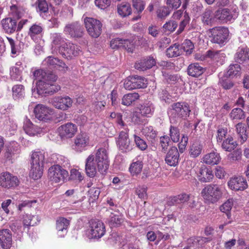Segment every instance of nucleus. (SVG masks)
I'll use <instances>...</instances> for the list:
<instances>
[{
    "mask_svg": "<svg viewBox=\"0 0 249 249\" xmlns=\"http://www.w3.org/2000/svg\"><path fill=\"white\" fill-rule=\"evenodd\" d=\"M34 112L35 117L40 121L46 122L52 119V110L43 105H36Z\"/></svg>",
    "mask_w": 249,
    "mask_h": 249,
    "instance_id": "2eb2a0df",
    "label": "nucleus"
},
{
    "mask_svg": "<svg viewBox=\"0 0 249 249\" xmlns=\"http://www.w3.org/2000/svg\"><path fill=\"white\" fill-rule=\"evenodd\" d=\"M201 194L205 200L213 203L219 199L222 195V191L218 185L210 184L203 189Z\"/></svg>",
    "mask_w": 249,
    "mask_h": 249,
    "instance_id": "7ed1b4c3",
    "label": "nucleus"
},
{
    "mask_svg": "<svg viewBox=\"0 0 249 249\" xmlns=\"http://www.w3.org/2000/svg\"><path fill=\"white\" fill-rule=\"evenodd\" d=\"M109 166L108 153L105 148H99L93 155H89L86 160V174L90 178L95 176L97 171L101 174H105Z\"/></svg>",
    "mask_w": 249,
    "mask_h": 249,
    "instance_id": "f257e3e1",
    "label": "nucleus"
},
{
    "mask_svg": "<svg viewBox=\"0 0 249 249\" xmlns=\"http://www.w3.org/2000/svg\"><path fill=\"white\" fill-rule=\"evenodd\" d=\"M235 61L239 63H243L249 60V49L246 46L240 47L234 55Z\"/></svg>",
    "mask_w": 249,
    "mask_h": 249,
    "instance_id": "bb28decb",
    "label": "nucleus"
},
{
    "mask_svg": "<svg viewBox=\"0 0 249 249\" xmlns=\"http://www.w3.org/2000/svg\"><path fill=\"white\" fill-rule=\"evenodd\" d=\"M118 14L122 18L128 17L132 13L131 5L129 3L124 2L117 6Z\"/></svg>",
    "mask_w": 249,
    "mask_h": 249,
    "instance_id": "ea45409f",
    "label": "nucleus"
},
{
    "mask_svg": "<svg viewBox=\"0 0 249 249\" xmlns=\"http://www.w3.org/2000/svg\"><path fill=\"white\" fill-rule=\"evenodd\" d=\"M70 224V221L69 220L67 219L64 217H59L56 222V229L59 231H65L67 232V230L68 227Z\"/></svg>",
    "mask_w": 249,
    "mask_h": 249,
    "instance_id": "de8ad7c7",
    "label": "nucleus"
},
{
    "mask_svg": "<svg viewBox=\"0 0 249 249\" xmlns=\"http://www.w3.org/2000/svg\"><path fill=\"white\" fill-rule=\"evenodd\" d=\"M178 27V23L173 20L166 21L162 26V31L164 33L173 32Z\"/></svg>",
    "mask_w": 249,
    "mask_h": 249,
    "instance_id": "864d4df0",
    "label": "nucleus"
},
{
    "mask_svg": "<svg viewBox=\"0 0 249 249\" xmlns=\"http://www.w3.org/2000/svg\"><path fill=\"white\" fill-rule=\"evenodd\" d=\"M219 83L225 89H231L234 86L233 82L230 79V77L225 74L220 78Z\"/></svg>",
    "mask_w": 249,
    "mask_h": 249,
    "instance_id": "8fccbe9b",
    "label": "nucleus"
},
{
    "mask_svg": "<svg viewBox=\"0 0 249 249\" xmlns=\"http://www.w3.org/2000/svg\"><path fill=\"white\" fill-rule=\"evenodd\" d=\"M68 176V172L59 165H54L48 170L49 178L56 183L64 181Z\"/></svg>",
    "mask_w": 249,
    "mask_h": 249,
    "instance_id": "6e6552de",
    "label": "nucleus"
},
{
    "mask_svg": "<svg viewBox=\"0 0 249 249\" xmlns=\"http://www.w3.org/2000/svg\"><path fill=\"white\" fill-rule=\"evenodd\" d=\"M36 11L40 14L46 13L48 11V5L46 0H37L36 2Z\"/></svg>",
    "mask_w": 249,
    "mask_h": 249,
    "instance_id": "bf43d9fd",
    "label": "nucleus"
},
{
    "mask_svg": "<svg viewBox=\"0 0 249 249\" xmlns=\"http://www.w3.org/2000/svg\"><path fill=\"white\" fill-rule=\"evenodd\" d=\"M77 130V126L71 123L62 125L58 128L60 135L62 138H72L75 134Z\"/></svg>",
    "mask_w": 249,
    "mask_h": 249,
    "instance_id": "6ab92c4d",
    "label": "nucleus"
},
{
    "mask_svg": "<svg viewBox=\"0 0 249 249\" xmlns=\"http://www.w3.org/2000/svg\"><path fill=\"white\" fill-rule=\"evenodd\" d=\"M135 142L137 146L142 151L145 150L147 148V144L145 141L140 137L134 135Z\"/></svg>",
    "mask_w": 249,
    "mask_h": 249,
    "instance_id": "0e129e2a",
    "label": "nucleus"
},
{
    "mask_svg": "<svg viewBox=\"0 0 249 249\" xmlns=\"http://www.w3.org/2000/svg\"><path fill=\"white\" fill-rule=\"evenodd\" d=\"M154 111V107L152 103L149 101H146L138 107L137 116L139 118L141 117H150Z\"/></svg>",
    "mask_w": 249,
    "mask_h": 249,
    "instance_id": "dca6fc26",
    "label": "nucleus"
},
{
    "mask_svg": "<svg viewBox=\"0 0 249 249\" xmlns=\"http://www.w3.org/2000/svg\"><path fill=\"white\" fill-rule=\"evenodd\" d=\"M212 11L210 9H206L202 14L201 18L202 22L207 25H212L214 21Z\"/></svg>",
    "mask_w": 249,
    "mask_h": 249,
    "instance_id": "49530a36",
    "label": "nucleus"
},
{
    "mask_svg": "<svg viewBox=\"0 0 249 249\" xmlns=\"http://www.w3.org/2000/svg\"><path fill=\"white\" fill-rule=\"evenodd\" d=\"M23 128L25 133L29 136H34L41 132L40 127L33 124L31 121L27 119L24 122Z\"/></svg>",
    "mask_w": 249,
    "mask_h": 249,
    "instance_id": "7c9ffc66",
    "label": "nucleus"
},
{
    "mask_svg": "<svg viewBox=\"0 0 249 249\" xmlns=\"http://www.w3.org/2000/svg\"><path fill=\"white\" fill-rule=\"evenodd\" d=\"M189 199V195L182 193L176 196L170 197L169 198L167 204L169 206H173L187 202Z\"/></svg>",
    "mask_w": 249,
    "mask_h": 249,
    "instance_id": "c9c22d12",
    "label": "nucleus"
},
{
    "mask_svg": "<svg viewBox=\"0 0 249 249\" xmlns=\"http://www.w3.org/2000/svg\"><path fill=\"white\" fill-rule=\"evenodd\" d=\"M241 70L240 66L238 64L231 65L225 75L229 77L239 75L241 74Z\"/></svg>",
    "mask_w": 249,
    "mask_h": 249,
    "instance_id": "3c124183",
    "label": "nucleus"
},
{
    "mask_svg": "<svg viewBox=\"0 0 249 249\" xmlns=\"http://www.w3.org/2000/svg\"><path fill=\"white\" fill-rule=\"evenodd\" d=\"M238 16V8L236 7H233L231 9H218L215 12L214 17L221 22H227L234 20Z\"/></svg>",
    "mask_w": 249,
    "mask_h": 249,
    "instance_id": "39448f33",
    "label": "nucleus"
},
{
    "mask_svg": "<svg viewBox=\"0 0 249 249\" xmlns=\"http://www.w3.org/2000/svg\"><path fill=\"white\" fill-rule=\"evenodd\" d=\"M142 168V161L138 159H134L130 165L129 171L132 176H137L141 173Z\"/></svg>",
    "mask_w": 249,
    "mask_h": 249,
    "instance_id": "58836bf2",
    "label": "nucleus"
},
{
    "mask_svg": "<svg viewBox=\"0 0 249 249\" xmlns=\"http://www.w3.org/2000/svg\"><path fill=\"white\" fill-rule=\"evenodd\" d=\"M211 34V41L221 46L224 45L227 41L229 32L227 28L216 27L209 30Z\"/></svg>",
    "mask_w": 249,
    "mask_h": 249,
    "instance_id": "20e7f679",
    "label": "nucleus"
},
{
    "mask_svg": "<svg viewBox=\"0 0 249 249\" xmlns=\"http://www.w3.org/2000/svg\"><path fill=\"white\" fill-rule=\"evenodd\" d=\"M22 8L16 5H12L10 6L11 14L18 19L21 17Z\"/></svg>",
    "mask_w": 249,
    "mask_h": 249,
    "instance_id": "338daca9",
    "label": "nucleus"
},
{
    "mask_svg": "<svg viewBox=\"0 0 249 249\" xmlns=\"http://www.w3.org/2000/svg\"><path fill=\"white\" fill-rule=\"evenodd\" d=\"M169 135L171 140L174 142H179L180 132L179 129L175 126L171 125L170 127Z\"/></svg>",
    "mask_w": 249,
    "mask_h": 249,
    "instance_id": "4d7b16f0",
    "label": "nucleus"
},
{
    "mask_svg": "<svg viewBox=\"0 0 249 249\" xmlns=\"http://www.w3.org/2000/svg\"><path fill=\"white\" fill-rule=\"evenodd\" d=\"M22 67L20 64H16V66H13L10 68V75L12 80L16 81H21L22 80Z\"/></svg>",
    "mask_w": 249,
    "mask_h": 249,
    "instance_id": "4c0bfd02",
    "label": "nucleus"
},
{
    "mask_svg": "<svg viewBox=\"0 0 249 249\" xmlns=\"http://www.w3.org/2000/svg\"><path fill=\"white\" fill-rule=\"evenodd\" d=\"M80 50L78 46L71 42L66 43L64 47H60L59 53L66 57H71L79 54Z\"/></svg>",
    "mask_w": 249,
    "mask_h": 249,
    "instance_id": "4be33fe9",
    "label": "nucleus"
},
{
    "mask_svg": "<svg viewBox=\"0 0 249 249\" xmlns=\"http://www.w3.org/2000/svg\"><path fill=\"white\" fill-rule=\"evenodd\" d=\"M168 113L173 118H186L191 111L188 104L184 102L174 103L171 106Z\"/></svg>",
    "mask_w": 249,
    "mask_h": 249,
    "instance_id": "0eeeda50",
    "label": "nucleus"
},
{
    "mask_svg": "<svg viewBox=\"0 0 249 249\" xmlns=\"http://www.w3.org/2000/svg\"><path fill=\"white\" fill-rule=\"evenodd\" d=\"M89 139L85 134L78 135L74 140L73 148L79 152L82 151L88 144Z\"/></svg>",
    "mask_w": 249,
    "mask_h": 249,
    "instance_id": "cd10ccee",
    "label": "nucleus"
},
{
    "mask_svg": "<svg viewBox=\"0 0 249 249\" xmlns=\"http://www.w3.org/2000/svg\"><path fill=\"white\" fill-rule=\"evenodd\" d=\"M11 47L12 54L18 55L20 52V47L16 43L15 40L11 37H6Z\"/></svg>",
    "mask_w": 249,
    "mask_h": 249,
    "instance_id": "e2e57ef3",
    "label": "nucleus"
},
{
    "mask_svg": "<svg viewBox=\"0 0 249 249\" xmlns=\"http://www.w3.org/2000/svg\"><path fill=\"white\" fill-rule=\"evenodd\" d=\"M237 146V143L231 137H228L223 142L222 147L227 151H231Z\"/></svg>",
    "mask_w": 249,
    "mask_h": 249,
    "instance_id": "09e8293b",
    "label": "nucleus"
},
{
    "mask_svg": "<svg viewBox=\"0 0 249 249\" xmlns=\"http://www.w3.org/2000/svg\"><path fill=\"white\" fill-rule=\"evenodd\" d=\"M182 51L179 45L176 43L171 46L166 50V55L168 57H177L181 54Z\"/></svg>",
    "mask_w": 249,
    "mask_h": 249,
    "instance_id": "a18cd8bd",
    "label": "nucleus"
},
{
    "mask_svg": "<svg viewBox=\"0 0 249 249\" xmlns=\"http://www.w3.org/2000/svg\"><path fill=\"white\" fill-rule=\"evenodd\" d=\"M235 127L236 133L238 135V141L241 144H243L247 140L248 138L245 124L239 123L235 125Z\"/></svg>",
    "mask_w": 249,
    "mask_h": 249,
    "instance_id": "f704fd0d",
    "label": "nucleus"
},
{
    "mask_svg": "<svg viewBox=\"0 0 249 249\" xmlns=\"http://www.w3.org/2000/svg\"><path fill=\"white\" fill-rule=\"evenodd\" d=\"M124 222L123 215L119 211L111 212L108 221L111 228L118 227Z\"/></svg>",
    "mask_w": 249,
    "mask_h": 249,
    "instance_id": "c85d7f7f",
    "label": "nucleus"
},
{
    "mask_svg": "<svg viewBox=\"0 0 249 249\" xmlns=\"http://www.w3.org/2000/svg\"><path fill=\"white\" fill-rule=\"evenodd\" d=\"M242 153L239 150H235L229 154L228 159L231 162L239 161L241 159Z\"/></svg>",
    "mask_w": 249,
    "mask_h": 249,
    "instance_id": "69168bd1",
    "label": "nucleus"
},
{
    "mask_svg": "<svg viewBox=\"0 0 249 249\" xmlns=\"http://www.w3.org/2000/svg\"><path fill=\"white\" fill-rule=\"evenodd\" d=\"M213 171L210 168L205 166L200 167L198 175L199 180L202 182H209L213 178Z\"/></svg>",
    "mask_w": 249,
    "mask_h": 249,
    "instance_id": "a878e982",
    "label": "nucleus"
},
{
    "mask_svg": "<svg viewBox=\"0 0 249 249\" xmlns=\"http://www.w3.org/2000/svg\"><path fill=\"white\" fill-rule=\"evenodd\" d=\"M155 64L156 61L155 59L153 57L148 56L136 62L135 67L139 71H144L151 69Z\"/></svg>",
    "mask_w": 249,
    "mask_h": 249,
    "instance_id": "b1692460",
    "label": "nucleus"
},
{
    "mask_svg": "<svg viewBox=\"0 0 249 249\" xmlns=\"http://www.w3.org/2000/svg\"><path fill=\"white\" fill-rule=\"evenodd\" d=\"M205 70L199 63H195L189 65L187 69L188 75L194 77H197L204 72Z\"/></svg>",
    "mask_w": 249,
    "mask_h": 249,
    "instance_id": "2f4dec72",
    "label": "nucleus"
},
{
    "mask_svg": "<svg viewBox=\"0 0 249 249\" xmlns=\"http://www.w3.org/2000/svg\"><path fill=\"white\" fill-rule=\"evenodd\" d=\"M43 31V27L40 24L35 23L30 27L28 35L32 40L36 41L42 35Z\"/></svg>",
    "mask_w": 249,
    "mask_h": 249,
    "instance_id": "72a5a7b5",
    "label": "nucleus"
},
{
    "mask_svg": "<svg viewBox=\"0 0 249 249\" xmlns=\"http://www.w3.org/2000/svg\"><path fill=\"white\" fill-rule=\"evenodd\" d=\"M12 234L8 229L0 230V245L4 249H9L12 245Z\"/></svg>",
    "mask_w": 249,
    "mask_h": 249,
    "instance_id": "393cba45",
    "label": "nucleus"
},
{
    "mask_svg": "<svg viewBox=\"0 0 249 249\" xmlns=\"http://www.w3.org/2000/svg\"><path fill=\"white\" fill-rule=\"evenodd\" d=\"M181 51L183 50L187 54H190L193 53L194 46L192 42L189 39H185L180 47Z\"/></svg>",
    "mask_w": 249,
    "mask_h": 249,
    "instance_id": "5fc2aeb1",
    "label": "nucleus"
},
{
    "mask_svg": "<svg viewBox=\"0 0 249 249\" xmlns=\"http://www.w3.org/2000/svg\"><path fill=\"white\" fill-rule=\"evenodd\" d=\"M220 160V154L214 151L205 154L202 158V161L204 163L211 165L218 164Z\"/></svg>",
    "mask_w": 249,
    "mask_h": 249,
    "instance_id": "c756f323",
    "label": "nucleus"
},
{
    "mask_svg": "<svg viewBox=\"0 0 249 249\" xmlns=\"http://www.w3.org/2000/svg\"><path fill=\"white\" fill-rule=\"evenodd\" d=\"M202 150V145L198 141L194 142L190 148L189 153L190 156L193 158L197 157L201 153Z\"/></svg>",
    "mask_w": 249,
    "mask_h": 249,
    "instance_id": "79ce46f5",
    "label": "nucleus"
},
{
    "mask_svg": "<svg viewBox=\"0 0 249 249\" xmlns=\"http://www.w3.org/2000/svg\"><path fill=\"white\" fill-rule=\"evenodd\" d=\"M230 117L233 120H242L245 119V115L241 108H235L231 110Z\"/></svg>",
    "mask_w": 249,
    "mask_h": 249,
    "instance_id": "13d9d810",
    "label": "nucleus"
},
{
    "mask_svg": "<svg viewBox=\"0 0 249 249\" xmlns=\"http://www.w3.org/2000/svg\"><path fill=\"white\" fill-rule=\"evenodd\" d=\"M64 31L73 38H81L84 35V29L82 26L78 22H73L67 25Z\"/></svg>",
    "mask_w": 249,
    "mask_h": 249,
    "instance_id": "ddd939ff",
    "label": "nucleus"
},
{
    "mask_svg": "<svg viewBox=\"0 0 249 249\" xmlns=\"http://www.w3.org/2000/svg\"><path fill=\"white\" fill-rule=\"evenodd\" d=\"M171 13V11L168 7L161 6L160 7L157 11L156 14L157 17L161 20L165 19Z\"/></svg>",
    "mask_w": 249,
    "mask_h": 249,
    "instance_id": "6e6d98bb",
    "label": "nucleus"
},
{
    "mask_svg": "<svg viewBox=\"0 0 249 249\" xmlns=\"http://www.w3.org/2000/svg\"><path fill=\"white\" fill-rule=\"evenodd\" d=\"M37 80L38 81L36 83V89L39 95L42 96L52 95L60 89V87L59 85L47 83L42 80Z\"/></svg>",
    "mask_w": 249,
    "mask_h": 249,
    "instance_id": "1a4fd4ad",
    "label": "nucleus"
},
{
    "mask_svg": "<svg viewBox=\"0 0 249 249\" xmlns=\"http://www.w3.org/2000/svg\"><path fill=\"white\" fill-rule=\"evenodd\" d=\"M136 195L142 199H146L147 197V187L145 185H139L135 190Z\"/></svg>",
    "mask_w": 249,
    "mask_h": 249,
    "instance_id": "052dcab7",
    "label": "nucleus"
},
{
    "mask_svg": "<svg viewBox=\"0 0 249 249\" xmlns=\"http://www.w3.org/2000/svg\"><path fill=\"white\" fill-rule=\"evenodd\" d=\"M34 76L36 79L42 80L47 83L53 84L57 79L56 75L51 71H46L42 70H36L34 72Z\"/></svg>",
    "mask_w": 249,
    "mask_h": 249,
    "instance_id": "412c9836",
    "label": "nucleus"
},
{
    "mask_svg": "<svg viewBox=\"0 0 249 249\" xmlns=\"http://www.w3.org/2000/svg\"><path fill=\"white\" fill-rule=\"evenodd\" d=\"M116 142L118 147L122 152H127L132 149L133 145L128 138L127 132L121 131Z\"/></svg>",
    "mask_w": 249,
    "mask_h": 249,
    "instance_id": "4468645a",
    "label": "nucleus"
},
{
    "mask_svg": "<svg viewBox=\"0 0 249 249\" xmlns=\"http://www.w3.org/2000/svg\"><path fill=\"white\" fill-rule=\"evenodd\" d=\"M84 21L87 31L90 36L97 38L101 35L102 24L100 20L92 18L86 17Z\"/></svg>",
    "mask_w": 249,
    "mask_h": 249,
    "instance_id": "423d86ee",
    "label": "nucleus"
},
{
    "mask_svg": "<svg viewBox=\"0 0 249 249\" xmlns=\"http://www.w3.org/2000/svg\"><path fill=\"white\" fill-rule=\"evenodd\" d=\"M132 1L133 7L135 10L134 13L136 14V16L133 18L132 20L135 21L141 18L140 14L144 9L145 3L142 0H132Z\"/></svg>",
    "mask_w": 249,
    "mask_h": 249,
    "instance_id": "e433bc0d",
    "label": "nucleus"
},
{
    "mask_svg": "<svg viewBox=\"0 0 249 249\" xmlns=\"http://www.w3.org/2000/svg\"><path fill=\"white\" fill-rule=\"evenodd\" d=\"M233 206V201L232 199H228L220 207V211L225 213L228 218H230L231 216L230 211Z\"/></svg>",
    "mask_w": 249,
    "mask_h": 249,
    "instance_id": "603ef678",
    "label": "nucleus"
},
{
    "mask_svg": "<svg viewBox=\"0 0 249 249\" xmlns=\"http://www.w3.org/2000/svg\"><path fill=\"white\" fill-rule=\"evenodd\" d=\"M51 39L52 48H54L55 49L57 48L59 53L60 47H64L66 43V39L59 33L53 34Z\"/></svg>",
    "mask_w": 249,
    "mask_h": 249,
    "instance_id": "473e14b6",
    "label": "nucleus"
},
{
    "mask_svg": "<svg viewBox=\"0 0 249 249\" xmlns=\"http://www.w3.org/2000/svg\"><path fill=\"white\" fill-rule=\"evenodd\" d=\"M146 85L147 80L144 77L137 75L128 77L124 84V88L127 90L144 88Z\"/></svg>",
    "mask_w": 249,
    "mask_h": 249,
    "instance_id": "9d476101",
    "label": "nucleus"
},
{
    "mask_svg": "<svg viewBox=\"0 0 249 249\" xmlns=\"http://www.w3.org/2000/svg\"><path fill=\"white\" fill-rule=\"evenodd\" d=\"M142 132L147 139L152 142L157 138L158 132L152 126H144L142 130Z\"/></svg>",
    "mask_w": 249,
    "mask_h": 249,
    "instance_id": "a19ab883",
    "label": "nucleus"
},
{
    "mask_svg": "<svg viewBox=\"0 0 249 249\" xmlns=\"http://www.w3.org/2000/svg\"><path fill=\"white\" fill-rule=\"evenodd\" d=\"M59 62V59L52 56L47 57L44 60V63L49 67L55 68L57 63Z\"/></svg>",
    "mask_w": 249,
    "mask_h": 249,
    "instance_id": "774afa93",
    "label": "nucleus"
},
{
    "mask_svg": "<svg viewBox=\"0 0 249 249\" xmlns=\"http://www.w3.org/2000/svg\"><path fill=\"white\" fill-rule=\"evenodd\" d=\"M179 157V154L177 148L173 146L168 151L165 160L168 165L171 166H175L178 163Z\"/></svg>",
    "mask_w": 249,
    "mask_h": 249,
    "instance_id": "5701e85b",
    "label": "nucleus"
},
{
    "mask_svg": "<svg viewBox=\"0 0 249 249\" xmlns=\"http://www.w3.org/2000/svg\"><path fill=\"white\" fill-rule=\"evenodd\" d=\"M18 178L9 172H3L0 174V186L6 189L14 188L19 184Z\"/></svg>",
    "mask_w": 249,
    "mask_h": 249,
    "instance_id": "9b49d317",
    "label": "nucleus"
},
{
    "mask_svg": "<svg viewBox=\"0 0 249 249\" xmlns=\"http://www.w3.org/2000/svg\"><path fill=\"white\" fill-rule=\"evenodd\" d=\"M2 31L7 34L11 35L17 32V21L14 18H7L0 22Z\"/></svg>",
    "mask_w": 249,
    "mask_h": 249,
    "instance_id": "a211bd4d",
    "label": "nucleus"
},
{
    "mask_svg": "<svg viewBox=\"0 0 249 249\" xmlns=\"http://www.w3.org/2000/svg\"><path fill=\"white\" fill-rule=\"evenodd\" d=\"M52 103L55 108L65 110L72 106V101L68 96H57L53 99Z\"/></svg>",
    "mask_w": 249,
    "mask_h": 249,
    "instance_id": "f3484780",
    "label": "nucleus"
},
{
    "mask_svg": "<svg viewBox=\"0 0 249 249\" xmlns=\"http://www.w3.org/2000/svg\"><path fill=\"white\" fill-rule=\"evenodd\" d=\"M45 160L44 153L41 151L34 152L31 157L30 177L34 179L40 178L43 174Z\"/></svg>",
    "mask_w": 249,
    "mask_h": 249,
    "instance_id": "f03ea898",
    "label": "nucleus"
},
{
    "mask_svg": "<svg viewBox=\"0 0 249 249\" xmlns=\"http://www.w3.org/2000/svg\"><path fill=\"white\" fill-rule=\"evenodd\" d=\"M24 93V88L22 85H16L12 88V95L15 100L23 98Z\"/></svg>",
    "mask_w": 249,
    "mask_h": 249,
    "instance_id": "c03bdc74",
    "label": "nucleus"
},
{
    "mask_svg": "<svg viewBox=\"0 0 249 249\" xmlns=\"http://www.w3.org/2000/svg\"><path fill=\"white\" fill-rule=\"evenodd\" d=\"M139 97V94L136 92L125 94L122 99V103L124 105L129 106L137 100Z\"/></svg>",
    "mask_w": 249,
    "mask_h": 249,
    "instance_id": "37998d69",
    "label": "nucleus"
},
{
    "mask_svg": "<svg viewBox=\"0 0 249 249\" xmlns=\"http://www.w3.org/2000/svg\"><path fill=\"white\" fill-rule=\"evenodd\" d=\"M89 233L92 238H100L106 232L104 224L99 220H92L89 222Z\"/></svg>",
    "mask_w": 249,
    "mask_h": 249,
    "instance_id": "f8f14e48",
    "label": "nucleus"
},
{
    "mask_svg": "<svg viewBox=\"0 0 249 249\" xmlns=\"http://www.w3.org/2000/svg\"><path fill=\"white\" fill-rule=\"evenodd\" d=\"M37 219V216L31 215L30 214H25L23 217V224L24 226H33L36 222L35 220Z\"/></svg>",
    "mask_w": 249,
    "mask_h": 249,
    "instance_id": "680f3d73",
    "label": "nucleus"
},
{
    "mask_svg": "<svg viewBox=\"0 0 249 249\" xmlns=\"http://www.w3.org/2000/svg\"><path fill=\"white\" fill-rule=\"evenodd\" d=\"M228 183L229 187L235 191H243L248 187L246 179L242 177L231 178Z\"/></svg>",
    "mask_w": 249,
    "mask_h": 249,
    "instance_id": "aec40b11",
    "label": "nucleus"
}]
</instances>
